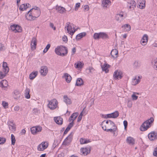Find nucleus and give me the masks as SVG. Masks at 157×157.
<instances>
[{
  "label": "nucleus",
  "mask_w": 157,
  "mask_h": 157,
  "mask_svg": "<svg viewBox=\"0 0 157 157\" xmlns=\"http://www.w3.org/2000/svg\"><path fill=\"white\" fill-rule=\"evenodd\" d=\"M72 55H74L76 52V48L74 47L72 50Z\"/></svg>",
  "instance_id": "nucleus-64"
},
{
  "label": "nucleus",
  "mask_w": 157,
  "mask_h": 157,
  "mask_svg": "<svg viewBox=\"0 0 157 157\" xmlns=\"http://www.w3.org/2000/svg\"><path fill=\"white\" fill-rule=\"evenodd\" d=\"M50 26L52 28L54 29V30H56V28L55 26H54V25L53 23H50Z\"/></svg>",
  "instance_id": "nucleus-62"
},
{
  "label": "nucleus",
  "mask_w": 157,
  "mask_h": 157,
  "mask_svg": "<svg viewBox=\"0 0 157 157\" xmlns=\"http://www.w3.org/2000/svg\"><path fill=\"white\" fill-rule=\"evenodd\" d=\"M148 36L147 34H144L141 40V44L142 45H146L148 41Z\"/></svg>",
  "instance_id": "nucleus-14"
},
{
  "label": "nucleus",
  "mask_w": 157,
  "mask_h": 157,
  "mask_svg": "<svg viewBox=\"0 0 157 157\" xmlns=\"http://www.w3.org/2000/svg\"><path fill=\"white\" fill-rule=\"evenodd\" d=\"M153 154L154 156H157V147L154 149Z\"/></svg>",
  "instance_id": "nucleus-58"
},
{
  "label": "nucleus",
  "mask_w": 157,
  "mask_h": 157,
  "mask_svg": "<svg viewBox=\"0 0 157 157\" xmlns=\"http://www.w3.org/2000/svg\"><path fill=\"white\" fill-rule=\"evenodd\" d=\"M93 37L95 40H97L100 39V33H94V34Z\"/></svg>",
  "instance_id": "nucleus-44"
},
{
  "label": "nucleus",
  "mask_w": 157,
  "mask_h": 157,
  "mask_svg": "<svg viewBox=\"0 0 157 157\" xmlns=\"http://www.w3.org/2000/svg\"><path fill=\"white\" fill-rule=\"evenodd\" d=\"M102 129L105 131L113 132V136H116L117 135V128L115 123L110 120H107L105 122L104 121L101 124Z\"/></svg>",
  "instance_id": "nucleus-1"
},
{
  "label": "nucleus",
  "mask_w": 157,
  "mask_h": 157,
  "mask_svg": "<svg viewBox=\"0 0 157 157\" xmlns=\"http://www.w3.org/2000/svg\"><path fill=\"white\" fill-rule=\"evenodd\" d=\"M8 86V82L6 80H3L0 82V86L2 88H5Z\"/></svg>",
  "instance_id": "nucleus-26"
},
{
  "label": "nucleus",
  "mask_w": 157,
  "mask_h": 157,
  "mask_svg": "<svg viewBox=\"0 0 157 157\" xmlns=\"http://www.w3.org/2000/svg\"><path fill=\"white\" fill-rule=\"evenodd\" d=\"M123 124L124 126V129H125L128 125V122L124 120L123 122Z\"/></svg>",
  "instance_id": "nucleus-56"
},
{
  "label": "nucleus",
  "mask_w": 157,
  "mask_h": 157,
  "mask_svg": "<svg viewBox=\"0 0 157 157\" xmlns=\"http://www.w3.org/2000/svg\"><path fill=\"white\" fill-rule=\"evenodd\" d=\"M3 71H0V78H3L8 72L9 71V68L7 66V63L6 62H3L2 64Z\"/></svg>",
  "instance_id": "nucleus-5"
},
{
  "label": "nucleus",
  "mask_w": 157,
  "mask_h": 157,
  "mask_svg": "<svg viewBox=\"0 0 157 157\" xmlns=\"http://www.w3.org/2000/svg\"><path fill=\"white\" fill-rule=\"evenodd\" d=\"M86 33L85 32L80 33L77 35L76 36V39L77 40H79L81 38L85 36L86 35Z\"/></svg>",
  "instance_id": "nucleus-30"
},
{
  "label": "nucleus",
  "mask_w": 157,
  "mask_h": 157,
  "mask_svg": "<svg viewBox=\"0 0 157 157\" xmlns=\"http://www.w3.org/2000/svg\"><path fill=\"white\" fill-rule=\"evenodd\" d=\"M88 70H89V73H92L94 70V68L92 67H89L88 69Z\"/></svg>",
  "instance_id": "nucleus-54"
},
{
  "label": "nucleus",
  "mask_w": 157,
  "mask_h": 157,
  "mask_svg": "<svg viewBox=\"0 0 157 157\" xmlns=\"http://www.w3.org/2000/svg\"><path fill=\"white\" fill-rule=\"evenodd\" d=\"M5 49V47L2 44L0 43V51L4 50Z\"/></svg>",
  "instance_id": "nucleus-53"
},
{
  "label": "nucleus",
  "mask_w": 157,
  "mask_h": 157,
  "mask_svg": "<svg viewBox=\"0 0 157 157\" xmlns=\"http://www.w3.org/2000/svg\"><path fill=\"white\" fill-rule=\"evenodd\" d=\"M65 78L66 82L67 83L70 82L71 79V76L68 73H65L64 74V75L63 76V78Z\"/></svg>",
  "instance_id": "nucleus-23"
},
{
  "label": "nucleus",
  "mask_w": 157,
  "mask_h": 157,
  "mask_svg": "<svg viewBox=\"0 0 157 157\" xmlns=\"http://www.w3.org/2000/svg\"><path fill=\"white\" fill-rule=\"evenodd\" d=\"M20 107L19 106H15L14 108V110L15 111L18 112L19 110Z\"/></svg>",
  "instance_id": "nucleus-61"
},
{
  "label": "nucleus",
  "mask_w": 157,
  "mask_h": 157,
  "mask_svg": "<svg viewBox=\"0 0 157 157\" xmlns=\"http://www.w3.org/2000/svg\"><path fill=\"white\" fill-rule=\"evenodd\" d=\"M27 4H26L25 5V4H22L19 7V10L22 11H23L24 10L27 9Z\"/></svg>",
  "instance_id": "nucleus-41"
},
{
  "label": "nucleus",
  "mask_w": 157,
  "mask_h": 157,
  "mask_svg": "<svg viewBox=\"0 0 157 157\" xmlns=\"http://www.w3.org/2000/svg\"><path fill=\"white\" fill-rule=\"evenodd\" d=\"M36 128L35 127H33L31 128L30 129L31 132V133L33 134H37L36 131Z\"/></svg>",
  "instance_id": "nucleus-46"
},
{
  "label": "nucleus",
  "mask_w": 157,
  "mask_h": 157,
  "mask_svg": "<svg viewBox=\"0 0 157 157\" xmlns=\"http://www.w3.org/2000/svg\"><path fill=\"white\" fill-rule=\"evenodd\" d=\"M2 105L5 108V109L7 108L8 107V102L3 101H2Z\"/></svg>",
  "instance_id": "nucleus-47"
},
{
  "label": "nucleus",
  "mask_w": 157,
  "mask_h": 157,
  "mask_svg": "<svg viewBox=\"0 0 157 157\" xmlns=\"http://www.w3.org/2000/svg\"><path fill=\"white\" fill-rule=\"evenodd\" d=\"M48 146V144L47 142H42L37 147V150L39 151H42L46 149Z\"/></svg>",
  "instance_id": "nucleus-7"
},
{
  "label": "nucleus",
  "mask_w": 157,
  "mask_h": 157,
  "mask_svg": "<svg viewBox=\"0 0 157 157\" xmlns=\"http://www.w3.org/2000/svg\"><path fill=\"white\" fill-rule=\"evenodd\" d=\"M132 98L133 100H135L137 99L138 98V96L135 95L134 94H133L132 96Z\"/></svg>",
  "instance_id": "nucleus-55"
},
{
  "label": "nucleus",
  "mask_w": 157,
  "mask_h": 157,
  "mask_svg": "<svg viewBox=\"0 0 157 157\" xmlns=\"http://www.w3.org/2000/svg\"><path fill=\"white\" fill-rule=\"evenodd\" d=\"M63 41L65 42H66L67 41V37L66 36H64L62 38Z\"/></svg>",
  "instance_id": "nucleus-60"
},
{
  "label": "nucleus",
  "mask_w": 157,
  "mask_h": 157,
  "mask_svg": "<svg viewBox=\"0 0 157 157\" xmlns=\"http://www.w3.org/2000/svg\"><path fill=\"white\" fill-rule=\"evenodd\" d=\"M123 14H118L116 16V19L117 21H121L123 20Z\"/></svg>",
  "instance_id": "nucleus-32"
},
{
  "label": "nucleus",
  "mask_w": 157,
  "mask_h": 157,
  "mask_svg": "<svg viewBox=\"0 0 157 157\" xmlns=\"http://www.w3.org/2000/svg\"><path fill=\"white\" fill-rule=\"evenodd\" d=\"M148 138L151 141H153L157 139V133L155 132H151L148 135Z\"/></svg>",
  "instance_id": "nucleus-10"
},
{
  "label": "nucleus",
  "mask_w": 157,
  "mask_h": 157,
  "mask_svg": "<svg viewBox=\"0 0 157 157\" xmlns=\"http://www.w3.org/2000/svg\"><path fill=\"white\" fill-rule=\"evenodd\" d=\"M8 125L9 126V129L13 131H16V125L13 123V121H9L8 122Z\"/></svg>",
  "instance_id": "nucleus-12"
},
{
  "label": "nucleus",
  "mask_w": 157,
  "mask_h": 157,
  "mask_svg": "<svg viewBox=\"0 0 157 157\" xmlns=\"http://www.w3.org/2000/svg\"><path fill=\"white\" fill-rule=\"evenodd\" d=\"M36 39L35 37L32 38L31 43V47L32 49L34 50L36 48Z\"/></svg>",
  "instance_id": "nucleus-16"
},
{
  "label": "nucleus",
  "mask_w": 157,
  "mask_h": 157,
  "mask_svg": "<svg viewBox=\"0 0 157 157\" xmlns=\"http://www.w3.org/2000/svg\"><path fill=\"white\" fill-rule=\"evenodd\" d=\"M83 111H82V112L80 113V114L79 115V116L78 117V119H77V122H79L82 119Z\"/></svg>",
  "instance_id": "nucleus-51"
},
{
  "label": "nucleus",
  "mask_w": 157,
  "mask_h": 157,
  "mask_svg": "<svg viewBox=\"0 0 157 157\" xmlns=\"http://www.w3.org/2000/svg\"><path fill=\"white\" fill-rule=\"evenodd\" d=\"M84 10L86 11H88L89 9V7L88 5H85L84 6Z\"/></svg>",
  "instance_id": "nucleus-63"
},
{
  "label": "nucleus",
  "mask_w": 157,
  "mask_h": 157,
  "mask_svg": "<svg viewBox=\"0 0 157 157\" xmlns=\"http://www.w3.org/2000/svg\"><path fill=\"white\" fill-rule=\"evenodd\" d=\"M154 121L153 118L151 117L149 119L145 121L141 125L140 129L141 131H144L147 130L150 127V124Z\"/></svg>",
  "instance_id": "nucleus-4"
},
{
  "label": "nucleus",
  "mask_w": 157,
  "mask_h": 157,
  "mask_svg": "<svg viewBox=\"0 0 157 157\" xmlns=\"http://www.w3.org/2000/svg\"><path fill=\"white\" fill-rule=\"evenodd\" d=\"M55 53L62 56H66L68 53L67 48L65 46H58L55 50Z\"/></svg>",
  "instance_id": "nucleus-2"
},
{
  "label": "nucleus",
  "mask_w": 157,
  "mask_h": 157,
  "mask_svg": "<svg viewBox=\"0 0 157 157\" xmlns=\"http://www.w3.org/2000/svg\"><path fill=\"white\" fill-rule=\"evenodd\" d=\"M73 133L72 132L64 140L63 143V144L67 145L72 140Z\"/></svg>",
  "instance_id": "nucleus-8"
},
{
  "label": "nucleus",
  "mask_w": 157,
  "mask_h": 157,
  "mask_svg": "<svg viewBox=\"0 0 157 157\" xmlns=\"http://www.w3.org/2000/svg\"><path fill=\"white\" fill-rule=\"evenodd\" d=\"M137 3L139 5V8L140 9H143L145 7V0H138Z\"/></svg>",
  "instance_id": "nucleus-19"
},
{
  "label": "nucleus",
  "mask_w": 157,
  "mask_h": 157,
  "mask_svg": "<svg viewBox=\"0 0 157 157\" xmlns=\"http://www.w3.org/2000/svg\"><path fill=\"white\" fill-rule=\"evenodd\" d=\"M128 4L129 5L128 6L130 9L134 10L136 7V3L134 1H131Z\"/></svg>",
  "instance_id": "nucleus-28"
},
{
  "label": "nucleus",
  "mask_w": 157,
  "mask_h": 157,
  "mask_svg": "<svg viewBox=\"0 0 157 157\" xmlns=\"http://www.w3.org/2000/svg\"><path fill=\"white\" fill-rule=\"evenodd\" d=\"M6 139L4 138H0V144H4L6 141Z\"/></svg>",
  "instance_id": "nucleus-50"
},
{
  "label": "nucleus",
  "mask_w": 157,
  "mask_h": 157,
  "mask_svg": "<svg viewBox=\"0 0 157 157\" xmlns=\"http://www.w3.org/2000/svg\"><path fill=\"white\" fill-rule=\"evenodd\" d=\"M21 31V27L17 25H16V29H15V32H20Z\"/></svg>",
  "instance_id": "nucleus-43"
},
{
  "label": "nucleus",
  "mask_w": 157,
  "mask_h": 157,
  "mask_svg": "<svg viewBox=\"0 0 157 157\" xmlns=\"http://www.w3.org/2000/svg\"><path fill=\"white\" fill-rule=\"evenodd\" d=\"M63 101L67 105H70L71 104V99L69 98L67 95H64L63 96Z\"/></svg>",
  "instance_id": "nucleus-20"
},
{
  "label": "nucleus",
  "mask_w": 157,
  "mask_h": 157,
  "mask_svg": "<svg viewBox=\"0 0 157 157\" xmlns=\"http://www.w3.org/2000/svg\"><path fill=\"white\" fill-rule=\"evenodd\" d=\"M40 72L41 75L43 76H46L48 72V69L47 67L46 66H41Z\"/></svg>",
  "instance_id": "nucleus-13"
},
{
  "label": "nucleus",
  "mask_w": 157,
  "mask_h": 157,
  "mask_svg": "<svg viewBox=\"0 0 157 157\" xmlns=\"http://www.w3.org/2000/svg\"><path fill=\"white\" fill-rule=\"evenodd\" d=\"M75 65H76L75 67L76 68H81L83 67L84 64L82 63L81 62H79L77 64L75 63Z\"/></svg>",
  "instance_id": "nucleus-42"
},
{
  "label": "nucleus",
  "mask_w": 157,
  "mask_h": 157,
  "mask_svg": "<svg viewBox=\"0 0 157 157\" xmlns=\"http://www.w3.org/2000/svg\"><path fill=\"white\" fill-rule=\"evenodd\" d=\"M56 10L60 13H63L66 11L65 8L60 6H58L56 7Z\"/></svg>",
  "instance_id": "nucleus-37"
},
{
  "label": "nucleus",
  "mask_w": 157,
  "mask_h": 157,
  "mask_svg": "<svg viewBox=\"0 0 157 157\" xmlns=\"http://www.w3.org/2000/svg\"><path fill=\"white\" fill-rule=\"evenodd\" d=\"M36 128V132L37 134L40 132L41 131L42 129V128L40 126H37L36 127H35Z\"/></svg>",
  "instance_id": "nucleus-49"
},
{
  "label": "nucleus",
  "mask_w": 157,
  "mask_h": 157,
  "mask_svg": "<svg viewBox=\"0 0 157 157\" xmlns=\"http://www.w3.org/2000/svg\"><path fill=\"white\" fill-rule=\"evenodd\" d=\"M72 25V24H71L69 22H68L66 23V25L65 27V29H67V33L70 34V32H72V29L73 28Z\"/></svg>",
  "instance_id": "nucleus-18"
},
{
  "label": "nucleus",
  "mask_w": 157,
  "mask_h": 157,
  "mask_svg": "<svg viewBox=\"0 0 157 157\" xmlns=\"http://www.w3.org/2000/svg\"><path fill=\"white\" fill-rule=\"evenodd\" d=\"M37 7H36V9H34V12L37 13V14L36 15L35 14V16H33L31 13H28L25 14V17L28 20L32 21L34 20L36 18L39 17L40 14V11L39 10H38Z\"/></svg>",
  "instance_id": "nucleus-3"
},
{
  "label": "nucleus",
  "mask_w": 157,
  "mask_h": 157,
  "mask_svg": "<svg viewBox=\"0 0 157 157\" xmlns=\"http://www.w3.org/2000/svg\"><path fill=\"white\" fill-rule=\"evenodd\" d=\"M119 113L118 111H115V112L110 114H107L105 117V118H116L119 116Z\"/></svg>",
  "instance_id": "nucleus-11"
},
{
  "label": "nucleus",
  "mask_w": 157,
  "mask_h": 157,
  "mask_svg": "<svg viewBox=\"0 0 157 157\" xmlns=\"http://www.w3.org/2000/svg\"><path fill=\"white\" fill-rule=\"evenodd\" d=\"M122 28H124V31H128L131 29V26L128 24L123 25Z\"/></svg>",
  "instance_id": "nucleus-29"
},
{
  "label": "nucleus",
  "mask_w": 157,
  "mask_h": 157,
  "mask_svg": "<svg viewBox=\"0 0 157 157\" xmlns=\"http://www.w3.org/2000/svg\"><path fill=\"white\" fill-rule=\"evenodd\" d=\"M114 78L116 79L121 78L122 76V73L118 70L116 71L113 74Z\"/></svg>",
  "instance_id": "nucleus-15"
},
{
  "label": "nucleus",
  "mask_w": 157,
  "mask_h": 157,
  "mask_svg": "<svg viewBox=\"0 0 157 157\" xmlns=\"http://www.w3.org/2000/svg\"><path fill=\"white\" fill-rule=\"evenodd\" d=\"M108 35L105 33L101 32L100 33V38L103 39L108 38Z\"/></svg>",
  "instance_id": "nucleus-34"
},
{
  "label": "nucleus",
  "mask_w": 157,
  "mask_h": 157,
  "mask_svg": "<svg viewBox=\"0 0 157 157\" xmlns=\"http://www.w3.org/2000/svg\"><path fill=\"white\" fill-rule=\"evenodd\" d=\"M11 139L12 144L14 145L15 143L16 140L15 137L13 134L11 135Z\"/></svg>",
  "instance_id": "nucleus-45"
},
{
  "label": "nucleus",
  "mask_w": 157,
  "mask_h": 157,
  "mask_svg": "<svg viewBox=\"0 0 157 157\" xmlns=\"http://www.w3.org/2000/svg\"><path fill=\"white\" fill-rule=\"evenodd\" d=\"M111 2L109 0H102V5L103 7L107 8L111 4Z\"/></svg>",
  "instance_id": "nucleus-22"
},
{
  "label": "nucleus",
  "mask_w": 157,
  "mask_h": 157,
  "mask_svg": "<svg viewBox=\"0 0 157 157\" xmlns=\"http://www.w3.org/2000/svg\"><path fill=\"white\" fill-rule=\"evenodd\" d=\"M14 94H15L14 98L17 100L19 99L21 96V94H20L19 92L17 90H15Z\"/></svg>",
  "instance_id": "nucleus-38"
},
{
  "label": "nucleus",
  "mask_w": 157,
  "mask_h": 157,
  "mask_svg": "<svg viewBox=\"0 0 157 157\" xmlns=\"http://www.w3.org/2000/svg\"><path fill=\"white\" fill-rule=\"evenodd\" d=\"M118 54V51L116 49H113L111 52V55L114 58H116L117 57Z\"/></svg>",
  "instance_id": "nucleus-27"
},
{
  "label": "nucleus",
  "mask_w": 157,
  "mask_h": 157,
  "mask_svg": "<svg viewBox=\"0 0 157 157\" xmlns=\"http://www.w3.org/2000/svg\"><path fill=\"white\" fill-rule=\"evenodd\" d=\"M83 80L81 78H78L76 81L75 85L78 86H80L83 84Z\"/></svg>",
  "instance_id": "nucleus-36"
},
{
  "label": "nucleus",
  "mask_w": 157,
  "mask_h": 157,
  "mask_svg": "<svg viewBox=\"0 0 157 157\" xmlns=\"http://www.w3.org/2000/svg\"><path fill=\"white\" fill-rule=\"evenodd\" d=\"M127 142L130 145H133L135 144V140L134 139L131 137H128L126 139Z\"/></svg>",
  "instance_id": "nucleus-24"
},
{
  "label": "nucleus",
  "mask_w": 157,
  "mask_h": 157,
  "mask_svg": "<svg viewBox=\"0 0 157 157\" xmlns=\"http://www.w3.org/2000/svg\"><path fill=\"white\" fill-rule=\"evenodd\" d=\"M109 65L108 64L105 63L103 65L101 66V67L102 69V70L103 71H105V72L107 73L109 72V70L108 68L109 67Z\"/></svg>",
  "instance_id": "nucleus-25"
},
{
  "label": "nucleus",
  "mask_w": 157,
  "mask_h": 157,
  "mask_svg": "<svg viewBox=\"0 0 157 157\" xmlns=\"http://www.w3.org/2000/svg\"><path fill=\"white\" fill-rule=\"evenodd\" d=\"M54 120L56 123L59 125H61L63 124V119L60 117H54Z\"/></svg>",
  "instance_id": "nucleus-17"
},
{
  "label": "nucleus",
  "mask_w": 157,
  "mask_h": 157,
  "mask_svg": "<svg viewBox=\"0 0 157 157\" xmlns=\"http://www.w3.org/2000/svg\"><path fill=\"white\" fill-rule=\"evenodd\" d=\"M71 122L70 123V124H69V125H68L67 127V128H69V129L70 130V129L73 127V126L74 125V122L73 121H71Z\"/></svg>",
  "instance_id": "nucleus-52"
},
{
  "label": "nucleus",
  "mask_w": 157,
  "mask_h": 157,
  "mask_svg": "<svg viewBox=\"0 0 157 157\" xmlns=\"http://www.w3.org/2000/svg\"><path fill=\"white\" fill-rule=\"evenodd\" d=\"M11 29L15 32V29H16V25H11L10 26Z\"/></svg>",
  "instance_id": "nucleus-57"
},
{
  "label": "nucleus",
  "mask_w": 157,
  "mask_h": 157,
  "mask_svg": "<svg viewBox=\"0 0 157 157\" xmlns=\"http://www.w3.org/2000/svg\"><path fill=\"white\" fill-rule=\"evenodd\" d=\"M51 46V45L50 44H48L46 46L45 49H44L43 51V52L44 53H46L48 50L49 49L50 47Z\"/></svg>",
  "instance_id": "nucleus-48"
},
{
  "label": "nucleus",
  "mask_w": 157,
  "mask_h": 157,
  "mask_svg": "<svg viewBox=\"0 0 157 157\" xmlns=\"http://www.w3.org/2000/svg\"><path fill=\"white\" fill-rule=\"evenodd\" d=\"M37 73V71L32 72L29 75V78L30 80H33L36 76Z\"/></svg>",
  "instance_id": "nucleus-31"
},
{
  "label": "nucleus",
  "mask_w": 157,
  "mask_h": 157,
  "mask_svg": "<svg viewBox=\"0 0 157 157\" xmlns=\"http://www.w3.org/2000/svg\"><path fill=\"white\" fill-rule=\"evenodd\" d=\"M58 103L57 100L55 99H54L49 102L48 106L50 109L53 110L57 107Z\"/></svg>",
  "instance_id": "nucleus-6"
},
{
  "label": "nucleus",
  "mask_w": 157,
  "mask_h": 157,
  "mask_svg": "<svg viewBox=\"0 0 157 157\" xmlns=\"http://www.w3.org/2000/svg\"><path fill=\"white\" fill-rule=\"evenodd\" d=\"M140 66V63L138 61H136L133 63V67L134 68H137Z\"/></svg>",
  "instance_id": "nucleus-40"
},
{
  "label": "nucleus",
  "mask_w": 157,
  "mask_h": 157,
  "mask_svg": "<svg viewBox=\"0 0 157 157\" xmlns=\"http://www.w3.org/2000/svg\"><path fill=\"white\" fill-rule=\"evenodd\" d=\"M81 152L84 155H87L90 152V146L85 147L81 148L80 149Z\"/></svg>",
  "instance_id": "nucleus-9"
},
{
  "label": "nucleus",
  "mask_w": 157,
  "mask_h": 157,
  "mask_svg": "<svg viewBox=\"0 0 157 157\" xmlns=\"http://www.w3.org/2000/svg\"><path fill=\"white\" fill-rule=\"evenodd\" d=\"M78 115V113H74L68 119L69 122L73 121L75 120Z\"/></svg>",
  "instance_id": "nucleus-21"
},
{
  "label": "nucleus",
  "mask_w": 157,
  "mask_h": 157,
  "mask_svg": "<svg viewBox=\"0 0 157 157\" xmlns=\"http://www.w3.org/2000/svg\"><path fill=\"white\" fill-rule=\"evenodd\" d=\"M151 64L154 68L157 71V59L153 60L151 62Z\"/></svg>",
  "instance_id": "nucleus-33"
},
{
  "label": "nucleus",
  "mask_w": 157,
  "mask_h": 157,
  "mask_svg": "<svg viewBox=\"0 0 157 157\" xmlns=\"http://www.w3.org/2000/svg\"><path fill=\"white\" fill-rule=\"evenodd\" d=\"M73 30H74V31L73 30L72 32H70V35H71V36L73 35L74 34L75 32L77 30V29H75L74 28V27H73Z\"/></svg>",
  "instance_id": "nucleus-59"
},
{
  "label": "nucleus",
  "mask_w": 157,
  "mask_h": 157,
  "mask_svg": "<svg viewBox=\"0 0 157 157\" xmlns=\"http://www.w3.org/2000/svg\"><path fill=\"white\" fill-rule=\"evenodd\" d=\"M140 80L139 79H137L136 77H135L132 80V84L133 85H136L139 82Z\"/></svg>",
  "instance_id": "nucleus-39"
},
{
  "label": "nucleus",
  "mask_w": 157,
  "mask_h": 157,
  "mask_svg": "<svg viewBox=\"0 0 157 157\" xmlns=\"http://www.w3.org/2000/svg\"><path fill=\"white\" fill-rule=\"evenodd\" d=\"M80 142L81 144H83L90 142V140L81 138L80 140Z\"/></svg>",
  "instance_id": "nucleus-35"
}]
</instances>
